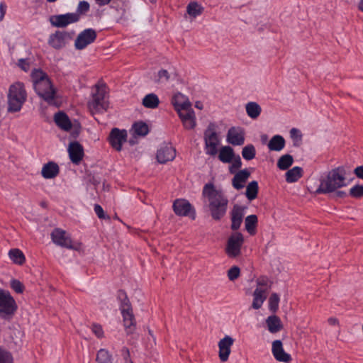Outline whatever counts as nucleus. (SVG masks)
Segmentation results:
<instances>
[{"label": "nucleus", "instance_id": "nucleus-62", "mask_svg": "<svg viewBox=\"0 0 363 363\" xmlns=\"http://www.w3.org/2000/svg\"><path fill=\"white\" fill-rule=\"evenodd\" d=\"M257 29H258L259 30H263L264 28L262 26H259L257 25Z\"/></svg>", "mask_w": 363, "mask_h": 363}, {"label": "nucleus", "instance_id": "nucleus-12", "mask_svg": "<svg viewBox=\"0 0 363 363\" xmlns=\"http://www.w3.org/2000/svg\"><path fill=\"white\" fill-rule=\"evenodd\" d=\"M173 210L179 216H190L195 219L196 212L191 203L186 199H176L173 203Z\"/></svg>", "mask_w": 363, "mask_h": 363}, {"label": "nucleus", "instance_id": "nucleus-44", "mask_svg": "<svg viewBox=\"0 0 363 363\" xmlns=\"http://www.w3.org/2000/svg\"><path fill=\"white\" fill-rule=\"evenodd\" d=\"M256 283L257 284V288H261L262 289H264V293H267L270 287L269 283H271V281L267 277L263 276L257 278L256 280Z\"/></svg>", "mask_w": 363, "mask_h": 363}, {"label": "nucleus", "instance_id": "nucleus-27", "mask_svg": "<svg viewBox=\"0 0 363 363\" xmlns=\"http://www.w3.org/2000/svg\"><path fill=\"white\" fill-rule=\"evenodd\" d=\"M218 153L219 160L223 163L228 164L233 160L234 156L235 155L233 149L228 145L220 147L219 150H218Z\"/></svg>", "mask_w": 363, "mask_h": 363}, {"label": "nucleus", "instance_id": "nucleus-3", "mask_svg": "<svg viewBox=\"0 0 363 363\" xmlns=\"http://www.w3.org/2000/svg\"><path fill=\"white\" fill-rule=\"evenodd\" d=\"M345 186H346L345 171L343 167H338L328 172L327 175L320 179L317 192L330 193Z\"/></svg>", "mask_w": 363, "mask_h": 363}, {"label": "nucleus", "instance_id": "nucleus-57", "mask_svg": "<svg viewBox=\"0 0 363 363\" xmlns=\"http://www.w3.org/2000/svg\"><path fill=\"white\" fill-rule=\"evenodd\" d=\"M6 6L4 3L1 2L0 4V21H2V19L4 17V15L6 13Z\"/></svg>", "mask_w": 363, "mask_h": 363}, {"label": "nucleus", "instance_id": "nucleus-40", "mask_svg": "<svg viewBox=\"0 0 363 363\" xmlns=\"http://www.w3.org/2000/svg\"><path fill=\"white\" fill-rule=\"evenodd\" d=\"M134 133L139 136H145L149 132L147 125L143 122H136L133 125Z\"/></svg>", "mask_w": 363, "mask_h": 363}, {"label": "nucleus", "instance_id": "nucleus-13", "mask_svg": "<svg viewBox=\"0 0 363 363\" xmlns=\"http://www.w3.org/2000/svg\"><path fill=\"white\" fill-rule=\"evenodd\" d=\"M79 21L78 13H67L65 14H60L52 16L50 18V23L57 28H64L69 24L76 23Z\"/></svg>", "mask_w": 363, "mask_h": 363}, {"label": "nucleus", "instance_id": "nucleus-18", "mask_svg": "<svg viewBox=\"0 0 363 363\" xmlns=\"http://www.w3.org/2000/svg\"><path fill=\"white\" fill-rule=\"evenodd\" d=\"M234 343V339L229 335H225L218 342L219 358L221 362H226L231 352V347Z\"/></svg>", "mask_w": 363, "mask_h": 363}, {"label": "nucleus", "instance_id": "nucleus-16", "mask_svg": "<svg viewBox=\"0 0 363 363\" xmlns=\"http://www.w3.org/2000/svg\"><path fill=\"white\" fill-rule=\"evenodd\" d=\"M52 242L57 245L66 248H72V240L69 236L67 235L65 230L60 228H55L51 233Z\"/></svg>", "mask_w": 363, "mask_h": 363}, {"label": "nucleus", "instance_id": "nucleus-55", "mask_svg": "<svg viewBox=\"0 0 363 363\" xmlns=\"http://www.w3.org/2000/svg\"><path fill=\"white\" fill-rule=\"evenodd\" d=\"M290 135H291V137L293 138H299L301 139V131L297 129V128H293L291 129L290 130Z\"/></svg>", "mask_w": 363, "mask_h": 363}, {"label": "nucleus", "instance_id": "nucleus-41", "mask_svg": "<svg viewBox=\"0 0 363 363\" xmlns=\"http://www.w3.org/2000/svg\"><path fill=\"white\" fill-rule=\"evenodd\" d=\"M256 150L253 145L250 144L245 146L242 150V156L246 160H251L255 158Z\"/></svg>", "mask_w": 363, "mask_h": 363}, {"label": "nucleus", "instance_id": "nucleus-33", "mask_svg": "<svg viewBox=\"0 0 363 363\" xmlns=\"http://www.w3.org/2000/svg\"><path fill=\"white\" fill-rule=\"evenodd\" d=\"M142 104L145 108L154 109L158 106L160 99L155 94L150 93L145 96Z\"/></svg>", "mask_w": 363, "mask_h": 363}, {"label": "nucleus", "instance_id": "nucleus-45", "mask_svg": "<svg viewBox=\"0 0 363 363\" xmlns=\"http://www.w3.org/2000/svg\"><path fill=\"white\" fill-rule=\"evenodd\" d=\"M279 296L277 294H272L269 298V308L272 311H276L279 307Z\"/></svg>", "mask_w": 363, "mask_h": 363}, {"label": "nucleus", "instance_id": "nucleus-19", "mask_svg": "<svg viewBox=\"0 0 363 363\" xmlns=\"http://www.w3.org/2000/svg\"><path fill=\"white\" fill-rule=\"evenodd\" d=\"M227 141L233 145H242L245 142V132L240 127L230 128L227 134Z\"/></svg>", "mask_w": 363, "mask_h": 363}, {"label": "nucleus", "instance_id": "nucleus-2", "mask_svg": "<svg viewBox=\"0 0 363 363\" xmlns=\"http://www.w3.org/2000/svg\"><path fill=\"white\" fill-rule=\"evenodd\" d=\"M30 77L36 94L48 103H51L55 99L56 91L48 74L41 69H34Z\"/></svg>", "mask_w": 363, "mask_h": 363}, {"label": "nucleus", "instance_id": "nucleus-29", "mask_svg": "<svg viewBox=\"0 0 363 363\" xmlns=\"http://www.w3.org/2000/svg\"><path fill=\"white\" fill-rule=\"evenodd\" d=\"M268 330L271 333H276L282 328L280 318L277 315H270L266 320Z\"/></svg>", "mask_w": 363, "mask_h": 363}, {"label": "nucleus", "instance_id": "nucleus-30", "mask_svg": "<svg viewBox=\"0 0 363 363\" xmlns=\"http://www.w3.org/2000/svg\"><path fill=\"white\" fill-rule=\"evenodd\" d=\"M266 298L267 296L266 293H264V289L256 288L253 293L252 308L255 309L260 308Z\"/></svg>", "mask_w": 363, "mask_h": 363}, {"label": "nucleus", "instance_id": "nucleus-54", "mask_svg": "<svg viewBox=\"0 0 363 363\" xmlns=\"http://www.w3.org/2000/svg\"><path fill=\"white\" fill-rule=\"evenodd\" d=\"M18 66L25 72H28L30 68L29 63L25 59H20L18 63Z\"/></svg>", "mask_w": 363, "mask_h": 363}, {"label": "nucleus", "instance_id": "nucleus-56", "mask_svg": "<svg viewBox=\"0 0 363 363\" xmlns=\"http://www.w3.org/2000/svg\"><path fill=\"white\" fill-rule=\"evenodd\" d=\"M354 173L358 178L363 179V165L357 167L354 170Z\"/></svg>", "mask_w": 363, "mask_h": 363}, {"label": "nucleus", "instance_id": "nucleus-46", "mask_svg": "<svg viewBox=\"0 0 363 363\" xmlns=\"http://www.w3.org/2000/svg\"><path fill=\"white\" fill-rule=\"evenodd\" d=\"M0 363H13L11 354L1 347H0Z\"/></svg>", "mask_w": 363, "mask_h": 363}, {"label": "nucleus", "instance_id": "nucleus-10", "mask_svg": "<svg viewBox=\"0 0 363 363\" xmlns=\"http://www.w3.org/2000/svg\"><path fill=\"white\" fill-rule=\"evenodd\" d=\"M127 138L128 133L126 130L113 128L109 133L108 141L114 150L120 152L122 150L123 145L127 141Z\"/></svg>", "mask_w": 363, "mask_h": 363}, {"label": "nucleus", "instance_id": "nucleus-20", "mask_svg": "<svg viewBox=\"0 0 363 363\" xmlns=\"http://www.w3.org/2000/svg\"><path fill=\"white\" fill-rule=\"evenodd\" d=\"M67 150L72 163L78 164L83 159L84 149L79 143L77 141L70 143Z\"/></svg>", "mask_w": 363, "mask_h": 363}, {"label": "nucleus", "instance_id": "nucleus-24", "mask_svg": "<svg viewBox=\"0 0 363 363\" xmlns=\"http://www.w3.org/2000/svg\"><path fill=\"white\" fill-rule=\"evenodd\" d=\"M172 103L179 114L191 106L190 101L180 93L174 96Z\"/></svg>", "mask_w": 363, "mask_h": 363}, {"label": "nucleus", "instance_id": "nucleus-51", "mask_svg": "<svg viewBox=\"0 0 363 363\" xmlns=\"http://www.w3.org/2000/svg\"><path fill=\"white\" fill-rule=\"evenodd\" d=\"M11 288L18 294H21L23 291V285L17 279H12L11 281Z\"/></svg>", "mask_w": 363, "mask_h": 363}, {"label": "nucleus", "instance_id": "nucleus-5", "mask_svg": "<svg viewBox=\"0 0 363 363\" xmlns=\"http://www.w3.org/2000/svg\"><path fill=\"white\" fill-rule=\"evenodd\" d=\"M90 111L94 113H102L108 107L107 87L103 83L96 84L92 90V98L88 104Z\"/></svg>", "mask_w": 363, "mask_h": 363}, {"label": "nucleus", "instance_id": "nucleus-52", "mask_svg": "<svg viewBox=\"0 0 363 363\" xmlns=\"http://www.w3.org/2000/svg\"><path fill=\"white\" fill-rule=\"evenodd\" d=\"M121 354L123 359L124 363H133L130 359L129 349L126 347H123L121 350Z\"/></svg>", "mask_w": 363, "mask_h": 363}, {"label": "nucleus", "instance_id": "nucleus-49", "mask_svg": "<svg viewBox=\"0 0 363 363\" xmlns=\"http://www.w3.org/2000/svg\"><path fill=\"white\" fill-rule=\"evenodd\" d=\"M240 274V268L237 266H233L228 271V277L229 280L235 281L239 277Z\"/></svg>", "mask_w": 363, "mask_h": 363}, {"label": "nucleus", "instance_id": "nucleus-43", "mask_svg": "<svg viewBox=\"0 0 363 363\" xmlns=\"http://www.w3.org/2000/svg\"><path fill=\"white\" fill-rule=\"evenodd\" d=\"M230 163L231 164L229 167V172L231 174H235L242 166V161L240 155H235L233 160Z\"/></svg>", "mask_w": 363, "mask_h": 363}, {"label": "nucleus", "instance_id": "nucleus-23", "mask_svg": "<svg viewBox=\"0 0 363 363\" xmlns=\"http://www.w3.org/2000/svg\"><path fill=\"white\" fill-rule=\"evenodd\" d=\"M250 176V172L247 169L235 172V176L232 179V185L233 188L237 190L242 189L245 186Z\"/></svg>", "mask_w": 363, "mask_h": 363}, {"label": "nucleus", "instance_id": "nucleus-60", "mask_svg": "<svg viewBox=\"0 0 363 363\" xmlns=\"http://www.w3.org/2000/svg\"><path fill=\"white\" fill-rule=\"evenodd\" d=\"M328 322L332 324V325H335L337 323V319L335 318H330L328 319Z\"/></svg>", "mask_w": 363, "mask_h": 363}, {"label": "nucleus", "instance_id": "nucleus-39", "mask_svg": "<svg viewBox=\"0 0 363 363\" xmlns=\"http://www.w3.org/2000/svg\"><path fill=\"white\" fill-rule=\"evenodd\" d=\"M97 363H112V356L109 352L105 349H100L96 359Z\"/></svg>", "mask_w": 363, "mask_h": 363}, {"label": "nucleus", "instance_id": "nucleus-53", "mask_svg": "<svg viewBox=\"0 0 363 363\" xmlns=\"http://www.w3.org/2000/svg\"><path fill=\"white\" fill-rule=\"evenodd\" d=\"M94 210L95 213L97 215V216L99 218H104L105 217L103 208L100 205L95 204L94 207Z\"/></svg>", "mask_w": 363, "mask_h": 363}, {"label": "nucleus", "instance_id": "nucleus-1", "mask_svg": "<svg viewBox=\"0 0 363 363\" xmlns=\"http://www.w3.org/2000/svg\"><path fill=\"white\" fill-rule=\"evenodd\" d=\"M202 198L213 220H220L225 216L229 201L222 189L216 188L212 182L206 183L203 187Z\"/></svg>", "mask_w": 363, "mask_h": 363}, {"label": "nucleus", "instance_id": "nucleus-22", "mask_svg": "<svg viewBox=\"0 0 363 363\" xmlns=\"http://www.w3.org/2000/svg\"><path fill=\"white\" fill-rule=\"evenodd\" d=\"M182 121L183 125L186 129L191 130L196 127V116L191 107L179 114Z\"/></svg>", "mask_w": 363, "mask_h": 363}, {"label": "nucleus", "instance_id": "nucleus-6", "mask_svg": "<svg viewBox=\"0 0 363 363\" xmlns=\"http://www.w3.org/2000/svg\"><path fill=\"white\" fill-rule=\"evenodd\" d=\"M17 308L16 302L11 294L0 289V318L6 320H11Z\"/></svg>", "mask_w": 363, "mask_h": 363}, {"label": "nucleus", "instance_id": "nucleus-11", "mask_svg": "<svg viewBox=\"0 0 363 363\" xmlns=\"http://www.w3.org/2000/svg\"><path fill=\"white\" fill-rule=\"evenodd\" d=\"M97 37L96 32L93 28H86L79 33L77 37L74 46L77 50H83L87 45L94 42Z\"/></svg>", "mask_w": 363, "mask_h": 363}, {"label": "nucleus", "instance_id": "nucleus-58", "mask_svg": "<svg viewBox=\"0 0 363 363\" xmlns=\"http://www.w3.org/2000/svg\"><path fill=\"white\" fill-rule=\"evenodd\" d=\"M99 6L108 5L110 3V0H95Z\"/></svg>", "mask_w": 363, "mask_h": 363}, {"label": "nucleus", "instance_id": "nucleus-42", "mask_svg": "<svg viewBox=\"0 0 363 363\" xmlns=\"http://www.w3.org/2000/svg\"><path fill=\"white\" fill-rule=\"evenodd\" d=\"M170 74L166 69H160L158 71L155 77V82L157 83H166L169 81Z\"/></svg>", "mask_w": 363, "mask_h": 363}, {"label": "nucleus", "instance_id": "nucleus-14", "mask_svg": "<svg viewBox=\"0 0 363 363\" xmlns=\"http://www.w3.org/2000/svg\"><path fill=\"white\" fill-rule=\"evenodd\" d=\"M176 157V150L170 143H164L157 150V160L160 164L172 161Z\"/></svg>", "mask_w": 363, "mask_h": 363}, {"label": "nucleus", "instance_id": "nucleus-36", "mask_svg": "<svg viewBox=\"0 0 363 363\" xmlns=\"http://www.w3.org/2000/svg\"><path fill=\"white\" fill-rule=\"evenodd\" d=\"M203 11V6L196 1H191L186 6L187 13L193 18L200 16Z\"/></svg>", "mask_w": 363, "mask_h": 363}, {"label": "nucleus", "instance_id": "nucleus-17", "mask_svg": "<svg viewBox=\"0 0 363 363\" xmlns=\"http://www.w3.org/2000/svg\"><path fill=\"white\" fill-rule=\"evenodd\" d=\"M246 210V206H240L238 204L234 205L230 213L232 230H236L240 228L242 223L243 217L245 214Z\"/></svg>", "mask_w": 363, "mask_h": 363}, {"label": "nucleus", "instance_id": "nucleus-32", "mask_svg": "<svg viewBox=\"0 0 363 363\" xmlns=\"http://www.w3.org/2000/svg\"><path fill=\"white\" fill-rule=\"evenodd\" d=\"M303 174V169L300 167H294L285 174L286 181L288 183L297 182Z\"/></svg>", "mask_w": 363, "mask_h": 363}, {"label": "nucleus", "instance_id": "nucleus-34", "mask_svg": "<svg viewBox=\"0 0 363 363\" xmlns=\"http://www.w3.org/2000/svg\"><path fill=\"white\" fill-rule=\"evenodd\" d=\"M9 257L13 263L19 265L23 264L26 260L24 254L18 248L10 250Z\"/></svg>", "mask_w": 363, "mask_h": 363}, {"label": "nucleus", "instance_id": "nucleus-50", "mask_svg": "<svg viewBox=\"0 0 363 363\" xmlns=\"http://www.w3.org/2000/svg\"><path fill=\"white\" fill-rule=\"evenodd\" d=\"M91 332L98 337L102 338L104 337V333L103 328L101 325L97 323H94L91 328Z\"/></svg>", "mask_w": 363, "mask_h": 363}, {"label": "nucleus", "instance_id": "nucleus-21", "mask_svg": "<svg viewBox=\"0 0 363 363\" xmlns=\"http://www.w3.org/2000/svg\"><path fill=\"white\" fill-rule=\"evenodd\" d=\"M272 352L274 358L281 362H289L291 359V355L286 353L281 340H277L272 342Z\"/></svg>", "mask_w": 363, "mask_h": 363}, {"label": "nucleus", "instance_id": "nucleus-48", "mask_svg": "<svg viewBox=\"0 0 363 363\" xmlns=\"http://www.w3.org/2000/svg\"><path fill=\"white\" fill-rule=\"evenodd\" d=\"M89 8V4L87 1H81L78 4L76 12H74V13H78V15L80 16L81 14H85L86 12H88Z\"/></svg>", "mask_w": 363, "mask_h": 363}, {"label": "nucleus", "instance_id": "nucleus-25", "mask_svg": "<svg viewBox=\"0 0 363 363\" xmlns=\"http://www.w3.org/2000/svg\"><path fill=\"white\" fill-rule=\"evenodd\" d=\"M60 172L59 166L55 162L50 161L45 164L41 169L42 177L46 179H53Z\"/></svg>", "mask_w": 363, "mask_h": 363}, {"label": "nucleus", "instance_id": "nucleus-31", "mask_svg": "<svg viewBox=\"0 0 363 363\" xmlns=\"http://www.w3.org/2000/svg\"><path fill=\"white\" fill-rule=\"evenodd\" d=\"M245 111L250 118L256 119L259 116L262 108L257 102L250 101L246 104Z\"/></svg>", "mask_w": 363, "mask_h": 363}, {"label": "nucleus", "instance_id": "nucleus-28", "mask_svg": "<svg viewBox=\"0 0 363 363\" xmlns=\"http://www.w3.org/2000/svg\"><path fill=\"white\" fill-rule=\"evenodd\" d=\"M267 146L271 151L279 152L283 150L285 146V140L280 135H274L270 139Z\"/></svg>", "mask_w": 363, "mask_h": 363}, {"label": "nucleus", "instance_id": "nucleus-35", "mask_svg": "<svg viewBox=\"0 0 363 363\" xmlns=\"http://www.w3.org/2000/svg\"><path fill=\"white\" fill-rule=\"evenodd\" d=\"M257 217L256 215H250L245 218V230L250 235H255L256 233V227L257 225Z\"/></svg>", "mask_w": 363, "mask_h": 363}, {"label": "nucleus", "instance_id": "nucleus-63", "mask_svg": "<svg viewBox=\"0 0 363 363\" xmlns=\"http://www.w3.org/2000/svg\"><path fill=\"white\" fill-rule=\"evenodd\" d=\"M48 2H55L56 0H47Z\"/></svg>", "mask_w": 363, "mask_h": 363}, {"label": "nucleus", "instance_id": "nucleus-47", "mask_svg": "<svg viewBox=\"0 0 363 363\" xmlns=\"http://www.w3.org/2000/svg\"><path fill=\"white\" fill-rule=\"evenodd\" d=\"M350 194L354 198L363 197V185H354L350 190Z\"/></svg>", "mask_w": 363, "mask_h": 363}, {"label": "nucleus", "instance_id": "nucleus-37", "mask_svg": "<svg viewBox=\"0 0 363 363\" xmlns=\"http://www.w3.org/2000/svg\"><path fill=\"white\" fill-rule=\"evenodd\" d=\"M258 189V183L256 181H252L247 184L246 187L245 196L248 200L252 201L257 198Z\"/></svg>", "mask_w": 363, "mask_h": 363}, {"label": "nucleus", "instance_id": "nucleus-9", "mask_svg": "<svg viewBox=\"0 0 363 363\" xmlns=\"http://www.w3.org/2000/svg\"><path fill=\"white\" fill-rule=\"evenodd\" d=\"M244 242V238L241 233H233L228 238L225 252L230 258L238 257L241 252V247Z\"/></svg>", "mask_w": 363, "mask_h": 363}, {"label": "nucleus", "instance_id": "nucleus-26", "mask_svg": "<svg viewBox=\"0 0 363 363\" xmlns=\"http://www.w3.org/2000/svg\"><path fill=\"white\" fill-rule=\"evenodd\" d=\"M54 121L56 125L63 130L69 131L72 128V125L69 118L62 111H59L55 114Z\"/></svg>", "mask_w": 363, "mask_h": 363}, {"label": "nucleus", "instance_id": "nucleus-59", "mask_svg": "<svg viewBox=\"0 0 363 363\" xmlns=\"http://www.w3.org/2000/svg\"><path fill=\"white\" fill-rule=\"evenodd\" d=\"M195 107L198 109H203V104L201 101H196L195 103Z\"/></svg>", "mask_w": 363, "mask_h": 363}, {"label": "nucleus", "instance_id": "nucleus-61", "mask_svg": "<svg viewBox=\"0 0 363 363\" xmlns=\"http://www.w3.org/2000/svg\"><path fill=\"white\" fill-rule=\"evenodd\" d=\"M358 9L363 12V0H360L358 4Z\"/></svg>", "mask_w": 363, "mask_h": 363}, {"label": "nucleus", "instance_id": "nucleus-8", "mask_svg": "<svg viewBox=\"0 0 363 363\" xmlns=\"http://www.w3.org/2000/svg\"><path fill=\"white\" fill-rule=\"evenodd\" d=\"M123 298L121 299L120 310L123 317V325L128 333L132 332L135 325V320L133 313L130 303L125 294L121 293Z\"/></svg>", "mask_w": 363, "mask_h": 363}, {"label": "nucleus", "instance_id": "nucleus-38", "mask_svg": "<svg viewBox=\"0 0 363 363\" xmlns=\"http://www.w3.org/2000/svg\"><path fill=\"white\" fill-rule=\"evenodd\" d=\"M294 159L290 155H282L277 161V167L281 170H286L293 164Z\"/></svg>", "mask_w": 363, "mask_h": 363}, {"label": "nucleus", "instance_id": "nucleus-7", "mask_svg": "<svg viewBox=\"0 0 363 363\" xmlns=\"http://www.w3.org/2000/svg\"><path fill=\"white\" fill-rule=\"evenodd\" d=\"M204 150L206 155L216 156L218 154V146L220 144V139L216 133V125L209 123L204 132Z\"/></svg>", "mask_w": 363, "mask_h": 363}, {"label": "nucleus", "instance_id": "nucleus-4", "mask_svg": "<svg viewBox=\"0 0 363 363\" xmlns=\"http://www.w3.org/2000/svg\"><path fill=\"white\" fill-rule=\"evenodd\" d=\"M27 99V93L24 84L17 82L11 84L8 93V111H19Z\"/></svg>", "mask_w": 363, "mask_h": 363}, {"label": "nucleus", "instance_id": "nucleus-15", "mask_svg": "<svg viewBox=\"0 0 363 363\" xmlns=\"http://www.w3.org/2000/svg\"><path fill=\"white\" fill-rule=\"evenodd\" d=\"M70 35L66 31L57 30L55 33L50 35L48 44L52 48L60 50L66 46Z\"/></svg>", "mask_w": 363, "mask_h": 363}]
</instances>
